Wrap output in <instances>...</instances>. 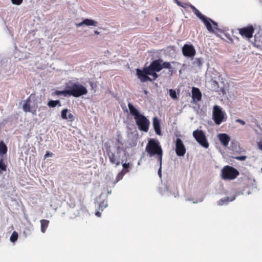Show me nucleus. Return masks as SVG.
Wrapping results in <instances>:
<instances>
[{
    "instance_id": "1",
    "label": "nucleus",
    "mask_w": 262,
    "mask_h": 262,
    "mask_svg": "<svg viewBox=\"0 0 262 262\" xmlns=\"http://www.w3.org/2000/svg\"><path fill=\"white\" fill-rule=\"evenodd\" d=\"M128 107L132 115L134 116V119L140 130L147 132L149 129L150 122L143 115L140 113L133 105L129 103Z\"/></svg>"
},
{
    "instance_id": "2",
    "label": "nucleus",
    "mask_w": 262,
    "mask_h": 262,
    "mask_svg": "<svg viewBox=\"0 0 262 262\" xmlns=\"http://www.w3.org/2000/svg\"><path fill=\"white\" fill-rule=\"evenodd\" d=\"M145 151L149 157L155 156L160 166H161L163 150L160 142L158 140L155 139H149L145 147Z\"/></svg>"
},
{
    "instance_id": "3",
    "label": "nucleus",
    "mask_w": 262,
    "mask_h": 262,
    "mask_svg": "<svg viewBox=\"0 0 262 262\" xmlns=\"http://www.w3.org/2000/svg\"><path fill=\"white\" fill-rule=\"evenodd\" d=\"M121 148L120 146L117 147L115 151L112 150L111 146H107L106 148V151L110 162L115 164L116 166L124 162V160L121 158Z\"/></svg>"
},
{
    "instance_id": "4",
    "label": "nucleus",
    "mask_w": 262,
    "mask_h": 262,
    "mask_svg": "<svg viewBox=\"0 0 262 262\" xmlns=\"http://www.w3.org/2000/svg\"><path fill=\"white\" fill-rule=\"evenodd\" d=\"M67 95H72L75 97H79L81 96L86 95L88 90L86 88L78 83H74L68 87Z\"/></svg>"
},
{
    "instance_id": "5",
    "label": "nucleus",
    "mask_w": 262,
    "mask_h": 262,
    "mask_svg": "<svg viewBox=\"0 0 262 262\" xmlns=\"http://www.w3.org/2000/svg\"><path fill=\"white\" fill-rule=\"evenodd\" d=\"M239 174V171L236 168L228 165L224 166L221 171V176L223 180H233Z\"/></svg>"
},
{
    "instance_id": "6",
    "label": "nucleus",
    "mask_w": 262,
    "mask_h": 262,
    "mask_svg": "<svg viewBox=\"0 0 262 262\" xmlns=\"http://www.w3.org/2000/svg\"><path fill=\"white\" fill-rule=\"evenodd\" d=\"M162 62V60L159 59L153 60L150 64L146 67L148 73L153 77L154 80L157 79L158 77L157 72L161 71V63Z\"/></svg>"
},
{
    "instance_id": "7",
    "label": "nucleus",
    "mask_w": 262,
    "mask_h": 262,
    "mask_svg": "<svg viewBox=\"0 0 262 262\" xmlns=\"http://www.w3.org/2000/svg\"><path fill=\"white\" fill-rule=\"evenodd\" d=\"M193 136L196 141L203 147L206 148L209 147V143L203 130L196 129L193 131Z\"/></svg>"
},
{
    "instance_id": "8",
    "label": "nucleus",
    "mask_w": 262,
    "mask_h": 262,
    "mask_svg": "<svg viewBox=\"0 0 262 262\" xmlns=\"http://www.w3.org/2000/svg\"><path fill=\"white\" fill-rule=\"evenodd\" d=\"M224 113L218 105H215L213 110V119L217 125H220L224 121Z\"/></svg>"
},
{
    "instance_id": "9",
    "label": "nucleus",
    "mask_w": 262,
    "mask_h": 262,
    "mask_svg": "<svg viewBox=\"0 0 262 262\" xmlns=\"http://www.w3.org/2000/svg\"><path fill=\"white\" fill-rule=\"evenodd\" d=\"M238 31L242 37L250 39L252 37L255 30L253 26L250 25L246 27L239 28Z\"/></svg>"
},
{
    "instance_id": "10",
    "label": "nucleus",
    "mask_w": 262,
    "mask_h": 262,
    "mask_svg": "<svg viewBox=\"0 0 262 262\" xmlns=\"http://www.w3.org/2000/svg\"><path fill=\"white\" fill-rule=\"evenodd\" d=\"M136 74L138 78L142 82H146L147 81H152V79L148 76L150 74L148 73V71H147L146 67H144L143 70L137 69Z\"/></svg>"
},
{
    "instance_id": "11",
    "label": "nucleus",
    "mask_w": 262,
    "mask_h": 262,
    "mask_svg": "<svg viewBox=\"0 0 262 262\" xmlns=\"http://www.w3.org/2000/svg\"><path fill=\"white\" fill-rule=\"evenodd\" d=\"M31 97L32 94L26 99L23 105V109L26 113L30 112L32 114L34 115L36 113L37 106H31Z\"/></svg>"
},
{
    "instance_id": "12",
    "label": "nucleus",
    "mask_w": 262,
    "mask_h": 262,
    "mask_svg": "<svg viewBox=\"0 0 262 262\" xmlns=\"http://www.w3.org/2000/svg\"><path fill=\"white\" fill-rule=\"evenodd\" d=\"M176 152L180 157H183L186 153V148L185 146L180 138H178L176 141Z\"/></svg>"
},
{
    "instance_id": "13",
    "label": "nucleus",
    "mask_w": 262,
    "mask_h": 262,
    "mask_svg": "<svg viewBox=\"0 0 262 262\" xmlns=\"http://www.w3.org/2000/svg\"><path fill=\"white\" fill-rule=\"evenodd\" d=\"M182 53L185 57H193L195 54V50L192 45L185 44L182 48Z\"/></svg>"
},
{
    "instance_id": "14",
    "label": "nucleus",
    "mask_w": 262,
    "mask_h": 262,
    "mask_svg": "<svg viewBox=\"0 0 262 262\" xmlns=\"http://www.w3.org/2000/svg\"><path fill=\"white\" fill-rule=\"evenodd\" d=\"M192 98L194 102H198L202 99V93L199 88H192Z\"/></svg>"
},
{
    "instance_id": "15",
    "label": "nucleus",
    "mask_w": 262,
    "mask_h": 262,
    "mask_svg": "<svg viewBox=\"0 0 262 262\" xmlns=\"http://www.w3.org/2000/svg\"><path fill=\"white\" fill-rule=\"evenodd\" d=\"M217 136L223 145L225 147L227 146L230 140V137L225 133L219 134Z\"/></svg>"
},
{
    "instance_id": "16",
    "label": "nucleus",
    "mask_w": 262,
    "mask_h": 262,
    "mask_svg": "<svg viewBox=\"0 0 262 262\" xmlns=\"http://www.w3.org/2000/svg\"><path fill=\"white\" fill-rule=\"evenodd\" d=\"M201 20L203 22L207 30L209 32L214 33V30L213 29V27L211 26L212 21V20L211 19L205 16L204 18H203Z\"/></svg>"
},
{
    "instance_id": "17",
    "label": "nucleus",
    "mask_w": 262,
    "mask_h": 262,
    "mask_svg": "<svg viewBox=\"0 0 262 262\" xmlns=\"http://www.w3.org/2000/svg\"><path fill=\"white\" fill-rule=\"evenodd\" d=\"M85 25L87 26H97L98 25V22L93 19H85L81 23L76 24L77 27H80L82 25Z\"/></svg>"
},
{
    "instance_id": "18",
    "label": "nucleus",
    "mask_w": 262,
    "mask_h": 262,
    "mask_svg": "<svg viewBox=\"0 0 262 262\" xmlns=\"http://www.w3.org/2000/svg\"><path fill=\"white\" fill-rule=\"evenodd\" d=\"M153 127L156 134L161 135L160 121L157 117H155L153 119Z\"/></svg>"
},
{
    "instance_id": "19",
    "label": "nucleus",
    "mask_w": 262,
    "mask_h": 262,
    "mask_svg": "<svg viewBox=\"0 0 262 262\" xmlns=\"http://www.w3.org/2000/svg\"><path fill=\"white\" fill-rule=\"evenodd\" d=\"M8 148L3 141H0V157H4L6 155Z\"/></svg>"
},
{
    "instance_id": "20",
    "label": "nucleus",
    "mask_w": 262,
    "mask_h": 262,
    "mask_svg": "<svg viewBox=\"0 0 262 262\" xmlns=\"http://www.w3.org/2000/svg\"><path fill=\"white\" fill-rule=\"evenodd\" d=\"M40 222L41 231L42 233H45L48 227V226L49 224V221H48L47 220L43 219V220H40Z\"/></svg>"
},
{
    "instance_id": "21",
    "label": "nucleus",
    "mask_w": 262,
    "mask_h": 262,
    "mask_svg": "<svg viewBox=\"0 0 262 262\" xmlns=\"http://www.w3.org/2000/svg\"><path fill=\"white\" fill-rule=\"evenodd\" d=\"M161 70L163 69H169V72L170 73V75H172L173 74V70L172 69V67L169 62L164 61L163 62L161 63Z\"/></svg>"
},
{
    "instance_id": "22",
    "label": "nucleus",
    "mask_w": 262,
    "mask_h": 262,
    "mask_svg": "<svg viewBox=\"0 0 262 262\" xmlns=\"http://www.w3.org/2000/svg\"><path fill=\"white\" fill-rule=\"evenodd\" d=\"M189 7L191 9L193 12L196 15V16L200 19L204 18L205 16L203 15L194 6L190 5Z\"/></svg>"
},
{
    "instance_id": "23",
    "label": "nucleus",
    "mask_w": 262,
    "mask_h": 262,
    "mask_svg": "<svg viewBox=\"0 0 262 262\" xmlns=\"http://www.w3.org/2000/svg\"><path fill=\"white\" fill-rule=\"evenodd\" d=\"M7 164L4 162V157H0V173L7 170Z\"/></svg>"
},
{
    "instance_id": "24",
    "label": "nucleus",
    "mask_w": 262,
    "mask_h": 262,
    "mask_svg": "<svg viewBox=\"0 0 262 262\" xmlns=\"http://www.w3.org/2000/svg\"><path fill=\"white\" fill-rule=\"evenodd\" d=\"M107 206V201L103 200L98 203V210L102 211L104 208Z\"/></svg>"
},
{
    "instance_id": "25",
    "label": "nucleus",
    "mask_w": 262,
    "mask_h": 262,
    "mask_svg": "<svg viewBox=\"0 0 262 262\" xmlns=\"http://www.w3.org/2000/svg\"><path fill=\"white\" fill-rule=\"evenodd\" d=\"M122 164L123 169L121 170L125 173L128 172L129 171V168H130V164L129 163H124V162L121 163Z\"/></svg>"
},
{
    "instance_id": "26",
    "label": "nucleus",
    "mask_w": 262,
    "mask_h": 262,
    "mask_svg": "<svg viewBox=\"0 0 262 262\" xmlns=\"http://www.w3.org/2000/svg\"><path fill=\"white\" fill-rule=\"evenodd\" d=\"M57 105H59V106H61L60 101L59 100H50L48 102V105L50 107H54Z\"/></svg>"
},
{
    "instance_id": "27",
    "label": "nucleus",
    "mask_w": 262,
    "mask_h": 262,
    "mask_svg": "<svg viewBox=\"0 0 262 262\" xmlns=\"http://www.w3.org/2000/svg\"><path fill=\"white\" fill-rule=\"evenodd\" d=\"M125 174V173L123 171H121L120 172H119L115 179V180L114 182V184H116L120 180H122Z\"/></svg>"
},
{
    "instance_id": "28",
    "label": "nucleus",
    "mask_w": 262,
    "mask_h": 262,
    "mask_svg": "<svg viewBox=\"0 0 262 262\" xmlns=\"http://www.w3.org/2000/svg\"><path fill=\"white\" fill-rule=\"evenodd\" d=\"M169 95H170V97L172 99L176 100L178 99L177 95V93H176V92L175 90H172V89H170L169 91Z\"/></svg>"
},
{
    "instance_id": "29",
    "label": "nucleus",
    "mask_w": 262,
    "mask_h": 262,
    "mask_svg": "<svg viewBox=\"0 0 262 262\" xmlns=\"http://www.w3.org/2000/svg\"><path fill=\"white\" fill-rule=\"evenodd\" d=\"M18 238V233L16 231L13 232L12 233L10 239L12 242H15Z\"/></svg>"
},
{
    "instance_id": "30",
    "label": "nucleus",
    "mask_w": 262,
    "mask_h": 262,
    "mask_svg": "<svg viewBox=\"0 0 262 262\" xmlns=\"http://www.w3.org/2000/svg\"><path fill=\"white\" fill-rule=\"evenodd\" d=\"M212 24L213 26V29L214 30V33L216 31L220 32H221V30L218 28V24L216 22L212 20Z\"/></svg>"
},
{
    "instance_id": "31",
    "label": "nucleus",
    "mask_w": 262,
    "mask_h": 262,
    "mask_svg": "<svg viewBox=\"0 0 262 262\" xmlns=\"http://www.w3.org/2000/svg\"><path fill=\"white\" fill-rule=\"evenodd\" d=\"M177 3L179 6L183 7V8L189 7V5H191L190 4H186L178 1H177Z\"/></svg>"
},
{
    "instance_id": "32",
    "label": "nucleus",
    "mask_w": 262,
    "mask_h": 262,
    "mask_svg": "<svg viewBox=\"0 0 262 262\" xmlns=\"http://www.w3.org/2000/svg\"><path fill=\"white\" fill-rule=\"evenodd\" d=\"M234 159L240 161H244L246 159L247 157L245 156H236L233 157Z\"/></svg>"
},
{
    "instance_id": "33",
    "label": "nucleus",
    "mask_w": 262,
    "mask_h": 262,
    "mask_svg": "<svg viewBox=\"0 0 262 262\" xmlns=\"http://www.w3.org/2000/svg\"><path fill=\"white\" fill-rule=\"evenodd\" d=\"M11 2L13 4L16 5H20L22 3L23 0H11Z\"/></svg>"
},
{
    "instance_id": "34",
    "label": "nucleus",
    "mask_w": 262,
    "mask_h": 262,
    "mask_svg": "<svg viewBox=\"0 0 262 262\" xmlns=\"http://www.w3.org/2000/svg\"><path fill=\"white\" fill-rule=\"evenodd\" d=\"M53 155V153L50 151H47L44 156V159H46L49 157H52Z\"/></svg>"
},
{
    "instance_id": "35",
    "label": "nucleus",
    "mask_w": 262,
    "mask_h": 262,
    "mask_svg": "<svg viewBox=\"0 0 262 262\" xmlns=\"http://www.w3.org/2000/svg\"><path fill=\"white\" fill-rule=\"evenodd\" d=\"M55 94L56 95H59V94H63L64 96H66V90H63V91H56L55 93Z\"/></svg>"
},
{
    "instance_id": "36",
    "label": "nucleus",
    "mask_w": 262,
    "mask_h": 262,
    "mask_svg": "<svg viewBox=\"0 0 262 262\" xmlns=\"http://www.w3.org/2000/svg\"><path fill=\"white\" fill-rule=\"evenodd\" d=\"M236 122H238V123H239L242 125H244L246 124L244 120H243L242 119H236Z\"/></svg>"
},
{
    "instance_id": "37",
    "label": "nucleus",
    "mask_w": 262,
    "mask_h": 262,
    "mask_svg": "<svg viewBox=\"0 0 262 262\" xmlns=\"http://www.w3.org/2000/svg\"><path fill=\"white\" fill-rule=\"evenodd\" d=\"M195 62L196 63L198 66H200L202 64V61L200 58H196L195 61Z\"/></svg>"
},
{
    "instance_id": "38",
    "label": "nucleus",
    "mask_w": 262,
    "mask_h": 262,
    "mask_svg": "<svg viewBox=\"0 0 262 262\" xmlns=\"http://www.w3.org/2000/svg\"><path fill=\"white\" fill-rule=\"evenodd\" d=\"M257 145L258 148L262 150V141H260L257 143Z\"/></svg>"
},
{
    "instance_id": "39",
    "label": "nucleus",
    "mask_w": 262,
    "mask_h": 262,
    "mask_svg": "<svg viewBox=\"0 0 262 262\" xmlns=\"http://www.w3.org/2000/svg\"><path fill=\"white\" fill-rule=\"evenodd\" d=\"M61 117L63 119H66V108L61 111Z\"/></svg>"
},
{
    "instance_id": "40",
    "label": "nucleus",
    "mask_w": 262,
    "mask_h": 262,
    "mask_svg": "<svg viewBox=\"0 0 262 262\" xmlns=\"http://www.w3.org/2000/svg\"><path fill=\"white\" fill-rule=\"evenodd\" d=\"M117 141L118 143H119L121 145H122L123 144V143L121 141L120 136L119 135L118 136V137L117 139Z\"/></svg>"
},
{
    "instance_id": "41",
    "label": "nucleus",
    "mask_w": 262,
    "mask_h": 262,
    "mask_svg": "<svg viewBox=\"0 0 262 262\" xmlns=\"http://www.w3.org/2000/svg\"><path fill=\"white\" fill-rule=\"evenodd\" d=\"M68 118L69 119H70V121H72V120H73V119H74V116H73V115L72 114H69L68 115V117H67V119H68Z\"/></svg>"
},
{
    "instance_id": "42",
    "label": "nucleus",
    "mask_w": 262,
    "mask_h": 262,
    "mask_svg": "<svg viewBox=\"0 0 262 262\" xmlns=\"http://www.w3.org/2000/svg\"><path fill=\"white\" fill-rule=\"evenodd\" d=\"M100 210H97L95 212V215L98 216V217H100L101 216V212H100Z\"/></svg>"
},
{
    "instance_id": "43",
    "label": "nucleus",
    "mask_w": 262,
    "mask_h": 262,
    "mask_svg": "<svg viewBox=\"0 0 262 262\" xmlns=\"http://www.w3.org/2000/svg\"><path fill=\"white\" fill-rule=\"evenodd\" d=\"M94 33H95V34H96V35H98V34H100V32H98V31H97V30H95V31H94Z\"/></svg>"
},
{
    "instance_id": "44",
    "label": "nucleus",
    "mask_w": 262,
    "mask_h": 262,
    "mask_svg": "<svg viewBox=\"0 0 262 262\" xmlns=\"http://www.w3.org/2000/svg\"><path fill=\"white\" fill-rule=\"evenodd\" d=\"M161 167H160V168H159V171H158V173L160 175H161Z\"/></svg>"
}]
</instances>
